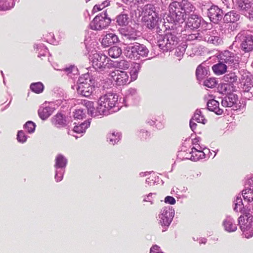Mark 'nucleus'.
Returning <instances> with one entry per match:
<instances>
[{"mask_svg": "<svg viewBox=\"0 0 253 253\" xmlns=\"http://www.w3.org/2000/svg\"><path fill=\"white\" fill-rule=\"evenodd\" d=\"M169 13L166 18L168 23L177 24L185 21L186 28L198 31L207 30L208 23L200 15L194 14L195 7L188 0H174L169 7Z\"/></svg>", "mask_w": 253, "mask_h": 253, "instance_id": "f257e3e1", "label": "nucleus"}, {"mask_svg": "<svg viewBox=\"0 0 253 253\" xmlns=\"http://www.w3.org/2000/svg\"><path fill=\"white\" fill-rule=\"evenodd\" d=\"M90 37L85 38L84 44L89 54L88 58L92 63L93 68L96 71L102 73L107 68L110 69L115 67L113 61L109 57L101 51H97L91 46L92 42Z\"/></svg>", "mask_w": 253, "mask_h": 253, "instance_id": "f03ea898", "label": "nucleus"}, {"mask_svg": "<svg viewBox=\"0 0 253 253\" xmlns=\"http://www.w3.org/2000/svg\"><path fill=\"white\" fill-rule=\"evenodd\" d=\"M164 20L166 30L164 32V34H158L157 39L158 46L164 52L173 50L180 41L175 32L171 30V29H174L173 26L176 25L171 24V26H167L166 24L168 22L166 18Z\"/></svg>", "mask_w": 253, "mask_h": 253, "instance_id": "7ed1b4c3", "label": "nucleus"}, {"mask_svg": "<svg viewBox=\"0 0 253 253\" xmlns=\"http://www.w3.org/2000/svg\"><path fill=\"white\" fill-rule=\"evenodd\" d=\"M119 95L113 93H108L100 96L96 102L97 110L100 116H107L117 108Z\"/></svg>", "mask_w": 253, "mask_h": 253, "instance_id": "20e7f679", "label": "nucleus"}, {"mask_svg": "<svg viewBox=\"0 0 253 253\" xmlns=\"http://www.w3.org/2000/svg\"><path fill=\"white\" fill-rule=\"evenodd\" d=\"M242 214L238 219V222L244 237L249 239L253 237V215L251 213V209L247 206L240 208Z\"/></svg>", "mask_w": 253, "mask_h": 253, "instance_id": "39448f33", "label": "nucleus"}, {"mask_svg": "<svg viewBox=\"0 0 253 253\" xmlns=\"http://www.w3.org/2000/svg\"><path fill=\"white\" fill-rule=\"evenodd\" d=\"M237 91H230L224 92L222 90H218L221 94V104L224 107H232L233 110L236 111H242L246 106L245 100H239L237 94L235 93Z\"/></svg>", "mask_w": 253, "mask_h": 253, "instance_id": "423d86ee", "label": "nucleus"}, {"mask_svg": "<svg viewBox=\"0 0 253 253\" xmlns=\"http://www.w3.org/2000/svg\"><path fill=\"white\" fill-rule=\"evenodd\" d=\"M149 50L147 47L138 42L130 43L125 47L124 53L126 56L131 60H138L141 57L148 56Z\"/></svg>", "mask_w": 253, "mask_h": 253, "instance_id": "0eeeda50", "label": "nucleus"}, {"mask_svg": "<svg viewBox=\"0 0 253 253\" xmlns=\"http://www.w3.org/2000/svg\"><path fill=\"white\" fill-rule=\"evenodd\" d=\"M139 101L140 97L136 89L130 87L126 90L123 97H119L118 107L115 111H119L123 106L127 107L136 105Z\"/></svg>", "mask_w": 253, "mask_h": 253, "instance_id": "6e6552de", "label": "nucleus"}, {"mask_svg": "<svg viewBox=\"0 0 253 253\" xmlns=\"http://www.w3.org/2000/svg\"><path fill=\"white\" fill-rule=\"evenodd\" d=\"M238 79L235 72H230L225 74L222 78V81L218 84L217 90L224 92L237 91Z\"/></svg>", "mask_w": 253, "mask_h": 253, "instance_id": "1a4fd4ad", "label": "nucleus"}, {"mask_svg": "<svg viewBox=\"0 0 253 253\" xmlns=\"http://www.w3.org/2000/svg\"><path fill=\"white\" fill-rule=\"evenodd\" d=\"M175 211L172 207L167 206L163 208L159 214L158 223L163 232L168 230L174 216Z\"/></svg>", "mask_w": 253, "mask_h": 253, "instance_id": "9d476101", "label": "nucleus"}, {"mask_svg": "<svg viewBox=\"0 0 253 253\" xmlns=\"http://www.w3.org/2000/svg\"><path fill=\"white\" fill-rule=\"evenodd\" d=\"M112 26V18L110 17L107 10L96 15L90 23V28L93 30H101L109 26Z\"/></svg>", "mask_w": 253, "mask_h": 253, "instance_id": "9b49d317", "label": "nucleus"}, {"mask_svg": "<svg viewBox=\"0 0 253 253\" xmlns=\"http://www.w3.org/2000/svg\"><path fill=\"white\" fill-rule=\"evenodd\" d=\"M54 178L56 182L61 181L64 177L66 171V168L68 164V160L66 157L62 154H58L55 158Z\"/></svg>", "mask_w": 253, "mask_h": 253, "instance_id": "f8f14e48", "label": "nucleus"}, {"mask_svg": "<svg viewBox=\"0 0 253 253\" xmlns=\"http://www.w3.org/2000/svg\"><path fill=\"white\" fill-rule=\"evenodd\" d=\"M241 42V49L245 52L253 50V33L247 30L240 32L236 36Z\"/></svg>", "mask_w": 253, "mask_h": 253, "instance_id": "ddd939ff", "label": "nucleus"}, {"mask_svg": "<svg viewBox=\"0 0 253 253\" xmlns=\"http://www.w3.org/2000/svg\"><path fill=\"white\" fill-rule=\"evenodd\" d=\"M62 102V99L56 100V102L45 101L38 110V115L42 121L46 120L56 110V107L60 105Z\"/></svg>", "mask_w": 253, "mask_h": 253, "instance_id": "4468645a", "label": "nucleus"}, {"mask_svg": "<svg viewBox=\"0 0 253 253\" xmlns=\"http://www.w3.org/2000/svg\"><path fill=\"white\" fill-rule=\"evenodd\" d=\"M220 61L230 67L231 68L237 69L239 66V57L237 54L228 50L221 52L218 57Z\"/></svg>", "mask_w": 253, "mask_h": 253, "instance_id": "2eb2a0df", "label": "nucleus"}, {"mask_svg": "<svg viewBox=\"0 0 253 253\" xmlns=\"http://www.w3.org/2000/svg\"><path fill=\"white\" fill-rule=\"evenodd\" d=\"M240 18L239 13L236 11L232 10L225 13L222 19L224 23H229L228 29L231 31H234L239 27V23L237 22Z\"/></svg>", "mask_w": 253, "mask_h": 253, "instance_id": "dca6fc26", "label": "nucleus"}, {"mask_svg": "<svg viewBox=\"0 0 253 253\" xmlns=\"http://www.w3.org/2000/svg\"><path fill=\"white\" fill-rule=\"evenodd\" d=\"M50 122L52 125L58 129L67 127L69 123L68 117L61 111L54 115L51 118Z\"/></svg>", "mask_w": 253, "mask_h": 253, "instance_id": "f3484780", "label": "nucleus"}, {"mask_svg": "<svg viewBox=\"0 0 253 253\" xmlns=\"http://www.w3.org/2000/svg\"><path fill=\"white\" fill-rule=\"evenodd\" d=\"M223 11L217 5L212 4L208 9V16L211 22L218 23L223 19Z\"/></svg>", "mask_w": 253, "mask_h": 253, "instance_id": "a211bd4d", "label": "nucleus"}, {"mask_svg": "<svg viewBox=\"0 0 253 253\" xmlns=\"http://www.w3.org/2000/svg\"><path fill=\"white\" fill-rule=\"evenodd\" d=\"M97 83L95 81V83L92 82L90 84L76 85V89L79 94L82 96L88 97L92 95L96 87H97Z\"/></svg>", "mask_w": 253, "mask_h": 253, "instance_id": "6ab92c4d", "label": "nucleus"}, {"mask_svg": "<svg viewBox=\"0 0 253 253\" xmlns=\"http://www.w3.org/2000/svg\"><path fill=\"white\" fill-rule=\"evenodd\" d=\"M196 78L199 84L201 83L211 75L209 66H204L203 63L199 65L195 72Z\"/></svg>", "mask_w": 253, "mask_h": 253, "instance_id": "aec40b11", "label": "nucleus"}, {"mask_svg": "<svg viewBox=\"0 0 253 253\" xmlns=\"http://www.w3.org/2000/svg\"><path fill=\"white\" fill-rule=\"evenodd\" d=\"M209 99L207 101V109L211 112H214L217 115H222L223 110L219 108V103L215 99V97L212 94L209 95Z\"/></svg>", "mask_w": 253, "mask_h": 253, "instance_id": "412c9836", "label": "nucleus"}, {"mask_svg": "<svg viewBox=\"0 0 253 253\" xmlns=\"http://www.w3.org/2000/svg\"><path fill=\"white\" fill-rule=\"evenodd\" d=\"M113 80L117 85H124L129 84L132 81L129 79V75L124 70H117L115 72Z\"/></svg>", "mask_w": 253, "mask_h": 253, "instance_id": "4be33fe9", "label": "nucleus"}, {"mask_svg": "<svg viewBox=\"0 0 253 253\" xmlns=\"http://www.w3.org/2000/svg\"><path fill=\"white\" fill-rule=\"evenodd\" d=\"M129 21L128 14L123 11L116 15L115 18H112V26H126L128 24Z\"/></svg>", "mask_w": 253, "mask_h": 253, "instance_id": "5701e85b", "label": "nucleus"}, {"mask_svg": "<svg viewBox=\"0 0 253 253\" xmlns=\"http://www.w3.org/2000/svg\"><path fill=\"white\" fill-rule=\"evenodd\" d=\"M207 30L208 29L204 31L203 41L214 44H218L221 40L218 36L216 30L210 29L208 31Z\"/></svg>", "mask_w": 253, "mask_h": 253, "instance_id": "b1692460", "label": "nucleus"}, {"mask_svg": "<svg viewBox=\"0 0 253 253\" xmlns=\"http://www.w3.org/2000/svg\"><path fill=\"white\" fill-rule=\"evenodd\" d=\"M244 79L242 87L244 94L247 93L249 98L252 97L253 96V75L249 74L244 77Z\"/></svg>", "mask_w": 253, "mask_h": 253, "instance_id": "393cba45", "label": "nucleus"}, {"mask_svg": "<svg viewBox=\"0 0 253 253\" xmlns=\"http://www.w3.org/2000/svg\"><path fill=\"white\" fill-rule=\"evenodd\" d=\"M91 118H88L84 122L74 123V127L72 131L76 133H84L86 129L90 126Z\"/></svg>", "mask_w": 253, "mask_h": 253, "instance_id": "a878e982", "label": "nucleus"}, {"mask_svg": "<svg viewBox=\"0 0 253 253\" xmlns=\"http://www.w3.org/2000/svg\"><path fill=\"white\" fill-rule=\"evenodd\" d=\"M120 42L119 38L115 33H107L102 38L101 44L104 47H109Z\"/></svg>", "mask_w": 253, "mask_h": 253, "instance_id": "bb28decb", "label": "nucleus"}, {"mask_svg": "<svg viewBox=\"0 0 253 253\" xmlns=\"http://www.w3.org/2000/svg\"><path fill=\"white\" fill-rule=\"evenodd\" d=\"M224 230L229 233L235 232L237 229V225L234 219L230 215H227L222 222Z\"/></svg>", "mask_w": 253, "mask_h": 253, "instance_id": "cd10ccee", "label": "nucleus"}, {"mask_svg": "<svg viewBox=\"0 0 253 253\" xmlns=\"http://www.w3.org/2000/svg\"><path fill=\"white\" fill-rule=\"evenodd\" d=\"M95 81H96L95 77H94L90 73L87 72L82 74L79 77L77 81V85L90 84L92 82L95 83Z\"/></svg>", "mask_w": 253, "mask_h": 253, "instance_id": "c85d7f7f", "label": "nucleus"}, {"mask_svg": "<svg viewBox=\"0 0 253 253\" xmlns=\"http://www.w3.org/2000/svg\"><path fill=\"white\" fill-rule=\"evenodd\" d=\"M141 68V64L132 62L129 67V74L130 76V81H134L137 79L138 73Z\"/></svg>", "mask_w": 253, "mask_h": 253, "instance_id": "c756f323", "label": "nucleus"}, {"mask_svg": "<svg viewBox=\"0 0 253 253\" xmlns=\"http://www.w3.org/2000/svg\"><path fill=\"white\" fill-rule=\"evenodd\" d=\"M213 73L217 75H221L225 74L227 70V65L221 60H219L218 63L214 64L212 66Z\"/></svg>", "mask_w": 253, "mask_h": 253, "instance_id": "7c9ffc66", "label": "nucleus"}, {"mask_svg": "<svg viewBox=\"0 0 253 253\" xmlns=\"http://www.w3.org/2000/svg\"><path fill=\"white\" fill-rule=\"evenodd\" d=\"M189 154H191L190 157H182V158H180V159L182 161L189 160L193 162H197L201 159L206 158V152H197L191 150L189 152Z\"/></svg>", "mask_w": 253, "mask_h": 253, "instance_id": "2f4dec72", "label": "nucleus"}, {"mask_svg": "<svg viewBox=\"0 0 253 253\" xmlns=\"http://www.w3.org/2000/svg\"><path fill=\"white\" fill-rule=\"evenodd\" d=\"M236 3L239 11L244 14L253 2L251 0H237Z\"/></svg>", "mask_w": 253, "mask_h": 253, "instance_id": "473e14b6", "label": "nucleus"}, {"mask_svg": "<svg viewBox=\"0 0 253 253\" xmlns=\"http://www.w3.org/2000/svg\"><path fill=\"white\" fill-rule=\"evenodd\" d=\"M85 106L87 110V113L92 117H95L100 115H99L97 110V105L95 106L93 102L90 101H87L85 102Z\"/></svg>", "mask_w": 253, "mask_h": 253, "instance_id": "72a5a7b5", "label": "nucleus"}, {"mask_svg": "<svg viewBox=\"0 0 253 253\" xmlns=\"http://www.w3.org/2000/svg\"><path fill=\"white\" fill-rule=\"evenodd\" d=\"M245 188L239 193H241L245 202L247 201L248 203L253 201V193L251 191L250 187H247L244 185Z\"/></svg>", "mask_w": 253, "mask_h": 253, "instance_id": "f704fd0d", "label": "nucleus"}, {"mask_svg": "<svg viewBox=\"0 0 253 253\" xmlns=\"http://www.w3.org/2000/svg\"><path fill=\"white\" fill-rule=\"evenodd\" d=\"M122 134L119 132L113 131L112 133L108 134L107 139V141L112 145H115L121 140Z\"/></svg>", "mask_w": 253, "mask_h": 253, "instance_id": "c9c22d12", "label": "nucleus"}, {"mask_svg": "<svg viewBox=\"0 0 253 253\" xmlns=\"http://www.w3.org/2000/svg\"><path fill=\"white\" fill-rule=\"evenodd\" d=\"M34 48L39 52V57L45 56L47 53H49L48 48L42 43H35Z\"/></svg>", "mask_w": 253, "mask_h": 253, "instance_id": "e433bc0d", "label": "nucleus"}, {"mask_svg": "<svg viewBox=\"0 0 253 253\" xmlns=\"http://www.w3.org/2000/svg\"><path fill=\"white\" fill-rule=\"evenodd\" d=\"M15 4L14 0H0V11L10 10L14 6Z\"/></svg>", "mask_w": 253, "mask_h": 253, "instance_id": "4c0bfd02", "label": "nucleus"}, {"mask_svg": "<svg viewBox=\"0 0 253 253\" xmlns=\"http://www.w3.org/2000/svg\"><path fill=\"white\" fill-rule=\"evenodd\" d=\"M191 119L196 121L197 123H201L203 125L206 124L207 121L205 119L204 115L202 114L201 109H197L195 111Z\"/></svg>", "mask_w": 253, "mask_h": 253, "instance_id": "58836bf2", "label": "nucleus"}, {"mask_svg": "<svg viewBox=\"0 0 253 253\" xmlns=\"http://www.w3.org/2000/svg\"><path fill=\"white\" fill-rule=\"evenodd\" d=\"M158 20L159 16L157 17L154 15L148 16L146 21L147 27L150 30L158 28Z\"/></svg>", "mask_w": 253, "mask_h": 253, "instance_id": "ea45409f", "label": "nucleus"}, {"mask_svg": "<svg viewBox=\"0 0 253 253\" xmlns=\"http://www.w3.org/2000/svg\"><path fill=\"white\" fill-rule=\"evenodd\" d=\"M30 88L32 92L40 94L43 92L44 86L42 82H38L32 83L30 84Z\"/></svg>", "mask_w": 253, "mask_h": 253, "instance_id": "a19ab883", "label": "nucleus"}, {"mask_svg": "<svg viewBox=\"0 0 253 253\" xmlns=\"http://www.w3.org/2000/svg\"><path fill=\"white\" fill-rule=\"evenodd\" d=\"M157 8L155 6L154 4L148 3L145 5V13L147 14L148 16H159V11L157 10Z\"/></svg>", "mask_w": 253, "mask_h": 253, "instance_id": "79ce46f5", "label": "nucleus"}, {"mask_svg": "<svg viewBox=\"0 0 253 253\" xmlns=\"http://www.w3.org/2000/svg\"><path fill=\"white\" fill-rule=\"evenodd\" d=\"M122 54V50L121 47L117 46H113L108 50L109 55L113 58H117Z\"/></svg>", "mask_w": 253, "mask_h": 253, "instance_id": "37998d69", "label": "nucleus"}, {"mask_svg": "<svg viewBox=\"0 0 253 253\" xmlns=\"http://www.w3.org/2000/svg\"><path fill=\"white\" fill-rule=\"evenodd\" d=\"M193 134H192L190 136L186 138L184 142L182 144L181 147L179 149L178 151V154L177 155V158L180 159V158H182L183 156H181V153L182 152H185L188 150V147H190L189 142L191 140V137H192Z\"/></svg>", "mask_w": 253, "mask_h": 253, "instance_id": "c03bdc74", "label": "nucleus"}, {"mask_svg": "<svg viewBox=\"0 0 253 253\" xmlns=\"http://www.w3.org/2000/svg\"><path fill=\"white\" fill-rule=\"evenodd\" d=\"M37 125L32 121H27L23 125V127L29 134H32L35 132Z\"/></svg>", "mask_w": 253, "mask_h": 253, "instance_id": "a18cd8bd", "label": "nucleus"}, {"mask_svg": "<svg viewBox=\"0 0 253 253\" xmlns=\"http://www.w3.org/2000/svg\"><path fill=\"white\" fill-rule=\"evenodd\" d=\"M42 39L43 41L53 45H57L59 43L58 41L55 39L54 35L52 33H48L43 35Z\"/></svg>", "mask_w": 253, "mask_h": 253, "instance_id": "49530a36", "label": "nucleus"}, {"mask_svg": "<svg viewBox=\"0 0 253 253\" xmlns=\"http://www.w3.org/2000/svg\"><path fill=\"white\" fill-rule=\"evenodd\" d=\"M73 117L75 120H83L86 117L85 110L81 108L76 109Z\"/></svg>", "mask_w": 253, "mask_h": 253, "instance_id": "de8ad7c7", "label": "nucleus"}, {"mask_svg": "<svg viewBox=\"0 0 253 253\" xmlns=\"http://www.w3.org/2000/svg\"><path fill=\"white\" fill-rule=\"evenodd\" d=\"M203 85L209 88H212L217 84V82L215 78L208 77L203 82Z\"/></svg>", "mask_w": 253, "mask_h": 253, "instance_id": "09e8293b", "label": "nucleus"}, {"mask_svg": "<svg viewBox=\"0 0 253 253\" xmlns=\"http://www.w3.org/2000/svg\"><path fill=\"white\" fill-rule=\"evenodd\" d=\"M60 70L64 72L68 75L70 74H73L74 75L79 74L78 69L75 65H70L68 66H66Z\"/></svg>", "mask_w": 253, "mask_h": 253, "instance_id": "8fccbe9b", "label": "nucleus"}, {"mask_svg": "<svg viewBox=\"0 0 253 253\" xmlns=\"http://www.w3.org/2000/svg\"><path fill=\"white\" fill-rule=\"evenodd\" d=\"M244 206L243 199L241 197V193H239L237 195L233 201V210L235 212H238V206Z\"/></svg>", "mask_w": 253, "mask_h": 253, "instance_id": "3c124183", "label": "nucleus"}, {"mask_svg": "<svg viewBox=\"0 0 253 253\" xmlns=\"http://www.w3.org/2000/svg\"><path fill=\"white\" fill-rule=\"evenodd\" d=\"M134 30V29H133L132 28H130V30L128 29L122 28L119 30V31H120V33L122 35H124L125 37H127V38L134 39L135 37L136 36V34L133 35V33H131V32H133Z\"/></svg>", "mask_w": 253, "mask_h": 253, "instance_id": "603ef678", "label": "nucleus"}, {"mask_svg": "<svg viewBox=\"0 0 253 253\" xmlns=\"http://www.w3.org/2000/svg\"><path fill=\"white\" fill-rule=\"evenodd\" d=\"M186 47L187 45L186 44L181 43V44L179 45H177L174 48L175 49V55L177 57L182 56L185 52Z\"/></svg>", "mask_w": 253, "mask_h": 253, "instance_id": "864d4df0", "label": "nucleus"}, {"mask_svg": "<svg viewBox=\"0 0 253 253\" xmlns=\"http://www.w3.org/2000/svg\"><path fill=\"white\" fill-rule=\"evenodd\" d=\"M204 37V31H202L201 33L197 32L196 34H191L187 36V40L188 41H194L199 40L203 41Z\"/></svg>", "mask_w": 253, "mask_h": 253, "instance_id": "5fc2aeb1", "label": "nucleus"}, {"mask_svg": "<svg viewBox=\"0 0 253 253\" xmlns=\"http://www.w3.org/2000/svg\"><path fill=\"white\" fill-rule=\"evenodd\" d=\"M28 136L23 130H18L17 134L16 139L17 141L20 143H24L26 142Z\"/></svg>", "mask_w": 253, "mask_h": 253, "instance_id": "6e6d98bb", "label": "nucleus"}, {"mask_svg": "<svg viewBox=\"0 0 253 253\" xmlns=\"http://www.w3.org/2000/svg\"><path fill=\"white\" fill-rule=\"evenodd\" d=\"M150 136V132L145 129H141L139 130L138 136L141 140H146Z\"/></svg>", "mask_w": 253, "mask_h": 253, "instance_id": "4d7b16f0", "label": "nucleus"}, {"mask_svg": "<svg viewBox=\"0 0 253 253\" xmlns=\"http://www.w3.org/2000/svg\"><path fill=\"white\" fill-rule=\"evenodd\" d=\"M130 65L129 63L126 60H121L117 63V67L120 69L125 70L129 68Z\"/></svg>", "mask_w": 253, "mask_h": 253, "instance_id": "13d9d810", "label": "nucleus"}, {"mask_svg": "<svg viewBox=\"0 0 253 253\" xmlns=\"http://www.w3.org/2000/svg\"><path fill=\"white\" fill-rule=\"evenodd\" d=\"M207 147L204 145H201L200 144H197V146H193L191 150L193 151L197 152H205L204 150H206Z\"/></svg>", "mask_w": 253, "mask_h": 253, "instance_id": "bf43d9fd", "label": "nucleus"}, {"mask_svg": "<svg viewBox=\"0 0 253 253\" xmlns=\"http://www.w3.org/2000/svg\"><path fill=\"white\" fill-rule=\"evenodd\" d=\"M244 15L248 18L251 21H253V3L251 7L249 8Z\"/></svg>", "mask_w": 253, "mask_h": 253, "instance_id": "052dcab7", "label": "nucleus"}, {"mask_svg": "<svg viewBox=\"0 0 253 253\" xmlns=\"http://www.w3.org/2000/svg\"><path fill=\"white\" fill-rule=\"evenodd\" d=\"M164 202L167 204L173 205L176 203V200L173 197L167 196L164 199Z\"/></svg>", "mask_w": 253, "mask_h": 253, "instance_id": "680f3d73", "label": "nucleus"}, {"mask_svg": "<svg viewBox=\"0 0 253 253\" xmlns=\"http://www.w3.org/2000/svg\"><path fill=\"white\" fill-rule=\"evenodd\" d=\"M150 253H164L160 251V247L157 245H153L150 250Z\"/></svg>", "mask_w": 253, "mask_h": 253, "instance_id": "e2e57ef3", "label": "nucleus"}, {"mask_svg": "<svg viewBox=\"0 0 253 253\" xmlns=\"http://www.w3.org/2000/svg\"><path fill=\"white\" fill-rule=\"evenodd\" d=\"M201 138L199 136H196L194 138L191 139L192 144L194 146H197V144H200L201 141Z\"/></svg>", "mask_w": 253, "mask_h": 253, "instance_id": "0e129e2a", "label": "nucleus"}, {"mask_svg": "<svg viewBox=\"0 0 253 253\" xmlns=\"http://www.w3.org/2000/svg\"><path fill=\"white\" fill-rule=\"evenodd\" d=\"M146 183L150 185L157 184V182H156V179H154V176H150L147 178L146 179Z\"/></svg>", "mask_w": 253, "mask_h": 253, "instance_id": "69168bd1", "label": "nucleus"}, {"mask_svg": "<svg viewBox=\"0 0 253 253\" xmlns=\"http://www.w3.org/2000/svg\"><path fill=\"white\" fill-rule=\"evenodd\" d=\"M103 9V8L102 7H101V4H95L92 8V10L91 11L92 14H94L95 12L100 11Z\"/></svg>", "mask_w": 253, "mask_h": 253, "instance_id": "338daca9", "label": "nucleus"}, {"mask_svg": "<svg viewBox=\"0 0 253 253\" xmlns=\"http://www.w3.org/2000/svg\"><path fill=\"white\" fill-rule=\"evenodd\" d=\"M189 126L191 129L195 133L194 130L196 128L197 124L194 122L193 120L190 119L189 122Z\"/></svg>", "mask_w": 253, "mask_h": 253, "instance_id": "774afa93", "label": "nucleus"}]
</instances>
